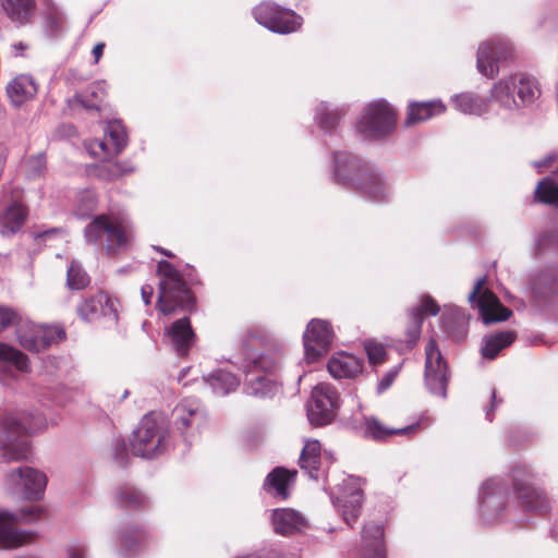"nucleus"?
<instances>
[{
  "mask_svg": "<svg viewBox=\"0 0 558 558\" xmlns=\"http://www.w3.org/2000/svg\"><path fill=\"white\" fill-rule=\"evenodd\" d=\"M39 413L19 416L10 414L0 422V457L5 462H17L28 457L25 436L45 427Z\"/></svg>",
  "mask_w": 558,
  "mask_h": 558,
  "instance_id": "1",
  "label": "nucleus"
},
{
  "mask_svg": "<svg viewBox=\"0 0 558 558\" xmlns=\"http://www.w3.org/2000/svg\"><path fill=\"white\" fill-rule=\"evenodd\" d=\"M542 90L538 81L527 74H512L496 82L490 89V100L508 113L520 111L534 104Z\"/></svg>",
  "mask_w": 558,
  "mask_h": 558,
  "instance_id": "2",
  "label": "nucleus"
},
{
  "mask_svg": "<svg viewBox=\"0 0 558 558\" xmlns=\"http://www.w3.org/2000/svg\"><path fill=\"white\" fill-rule=\"evenodd\" d=\"M171 444V436L166 422L159 414L145 415L133 433L130 444L134 456L154 459L162 454Z\"/></svg>",
  "mask_w": 558,
  "mask_h": 558,
  "instance_id": "3",
  "label": "nucleus"
},
{
  "mask_svg": "<svg viewBox=\"0 0 558 558\" xmlns=\"http://www.w3.org/2000/svg\"><path fill=\"white\" fill-rule=\"evenodd\" d=\"M159 283L158 307L163 315H171L177 308L193 305V298L177 269L167 260L158 263Z\"/></svg>",
  "mask_w": 558,
  "mask_h": 558,
  "instance_id": "4",
  "label": "nucleus"
},
{
  "mask_svg": "<svg viewBox=\"0 0 558 558\" xmlns=\"http://www.w3.org/2000/svg\"><path fill=\"white\" fill-rule=\"evenodd\" d=\"M396 121L393 108L386 100L379 99L364 107L356 130L365 138H381L393 131Z\"/></svg>",
  "mask_w": 558,
  "mask_h": 558,
  "instance_id": "5",
  "label": "nucleus"
},
{
  "mask_svg": "<svg viewBox=\"0 0 558 558\" xmlns=\"http://www.w3.org/2000/svg\"><path fill=\"white\" fill-rule=\"evenodd\" d=\"M85 239L88 243L102 246L108 254H116L126 246L130 234L121 222L100 215L85 228Z\"/></svg>",
  "mask_w": 558,
  "mask_h": 558,
  "instance_id": "6",
  "label": "nucleus"
},
{
  "mask_svg": "<svg viewBox=\"0 0 558 558\" xmlns=\"http://www.w3.org/2000/svg\"><path fill=\"white\" fill-rule=\"evenodd\" d=\"M253 15L258 24L279 34L293 33L302 25L300 15L271 1H264L256 5Z\"/></svg>",
  "mask_w": 558,
  "mask_h": 558,
  "instance_id": "7",
  "label": "nucleus"
},
{
  "mask_svg": "<svg viewBox=\"0 0 558 558\" xmlns=\"http://www.w3.org/2000/svg\"><path fill=\"white\" fill-rule=\"evenodd\" d=\"M339 405L340 399L335 387L326 383L316 385L307 405L310 422L317 426L330 423Z\"/></svg>",
  "mask_w": 558,
  "mask_h": 558,
  "instance_id": "8",
  "label": "nucleus"
},
{
  "mask_svg": "<svg viewBox=\"0 0 558 558\" xmlns=\"http://www.w3.org/2000/svg\"><path fill=\"white\" fill-rule=\"evenodd\" d=\"M172 424L186 442L206 421V411L198 399L184 398L172 410Z\"/></svg>",
  "mask_w": 558,
  "mask_h": 558,
  "instance_id": "9",
  "label": "nucleus"
},
{
  "mask_svg": "<svg viewBox=\"0 0 558 558\" xmlns=\"http://www.w3.org/2000/svg\"><path fill=\"white\" fill-rule=\"evenodd\" d=\"M532 473L524 466L513 470V488L520 504L527 510L547 513L550 501L545 493L532 483Z\"/></svg>",
  "mask_w": 558,
  "mask_h": 558,
  "instance_id": "10",
  "label": "nucleus"
},
{
  "mask_svg": "<svg viewBox=\"0 0 558 558\" xmlns=\"http://www.w3.org/2000/svg\"><path fill=\"white\" fill-rule=\"evenodd\" d=\"M7 485L12 493L20 494L26 499L37 500L44 494L47 477L36 469L17 468L7 474Z\"/></svg>",
  "mask_w": 558,
  "mask_h": 558,
  "instance_id": "11",
  "label": "nucleus"
},
{
  "mask_svg": "<svg viewBox=\"0 0 558 558\" xmlns=\"http://www.w3.org/2000/svg\"><path fill=\"white\" fill-rule=\"evenodd\" d=\"M485 278H481L476 281L469 295V302L476 304L485 325L507 320L512 315V311L505 307L492 291L487 289L483 290Z\"/></svg>",
  "mask_w": 558,
  "mask_h": 558,
  "instance_id": "12",
  "label": "nucleus"
},
{
  "mask_svg": "<svg viewBox=\"0 0 558 558\" xmlns=\"http://www.w3.org/2000/svg\"><path fill=\"white\" fill-rule=\"evenodd\" d=\"M425 384L435 396L447 397L448 371L447 364L437 348L435 340L430 339L425 348Z\"/></svg>",
  "mask_w": 558,
  "mask_h": 558,
  "instance_id": "13",
  "label": "nucleus"
},
{
  "mask_svg": "<svg viewBox=\"0 0 558 558\" xmlns=\"http://www.w3.org/2000/svg\"><path fill=\"white\" fill-rule=\"evenodd\" d=\"M364 494L361 480L350 476L343 482L341 494L335 499L333 504L338 508L343 521L352 526L361 514Z\"/></svg>",
  "mask_w": 558,
  "mask_h": 558,
  "instance_id": "14",
  "label": "nucleus"
},
{
  "mask_svg": "<svg viewBox=\"0 0 558 558\" xmlns=\"http://www.w3.org/2000/svg\"><path fill=\"white\" fill-rule=\"evenodd\" d=\"M333 331L330 324L323 319H312L304 332L305 359L308 363L315 362L325 354L331 343Z\"/></svg>",
  "mask_w": 558,
  "mask_h": 558,
  "instance_id": "15",
  "label": "nucleus"
},
{
  "mask_svg": "<svg viewBox=\"0 0 558 558\" xmlns=\"http://www.w3.org/2000/svg\"><path fill=\"white\" fill-rule=\"evenodd\" d=\"M335 179L345 186L356 187L372 168L347 151L335 153Z\"/></svg>",
  "mask_w": 558,
  "mask_h": 558,
  "instance_id": "16",
  "label": "nucleus"
},
{
  "mask_svg": "<svg viewBox=\"0 0 558 558\" xmlns=\"http://www.w3.org/2000/svg\"><path fill=\"white\" fill-rule=\"evenodd\" d=\"M510 51V45L500 38L482 44L476 59L478 72L486 77H494L499 71L498 62L507 58Z\"/></svg>",
  "mask_w": 558,
  "mask_h": 558,
  "instance_id": "17",
  "label": "nucleus"
},
{
  "mask_svg": "<svg viewBox=\"0 0 558 558\" xmlns=\"http://www.w3.org/2000/svg\"><path fill=\"white\" fill-rule=\"evenodd\" d=\"M77 313L84 320L88 322L98 317H105L111 324L118 322L114 302L104 292L84 299L77 307Z\"/></svg>",
  "mask_w": 558,
  "mask_h": 558,
  "instance_id": "18",
  "label": "nucleus"
},
{
  "mask_svg": "<svg viewBox=\"0 0 558 558\" xmlns=\"http://www.w3.org/2000/svg\"><path fill=\"white\" fill-rule=\"evenodd\" d=\"M505 505V489L497 478L486 481L480 490V506L487 522L495 520Z\"/></svg>",
  "mask_w": 558,
  "mask_h": 558,
  "instance_id": "19",
  "label": "nucleus"
},
{
  "mask_svg": "<svg viewBox=\"0 0 558 558\" xmlns=\"http://www.w3.org/2000/svg\"><path fill=\"white\" fill-rule=\"evenodd\" d=\"M5 92L11 105L20 108L34 99L38 92V85L33 76L20 74L8 83Z\"/></svg>",
  "mask_w": 558,
  "mask_h": 558,
  "instance_id": "20",
  "label": "nucleus"
},
{
  "mask_svg": "<svg viewBox=\"0 0 558 558\" xmlns=\"http://www.w3.org/2000/svg\"><path fill=\"white\" fill-rule=\"evenodd\" d=\"M166 337L179 355L187 354L194 341V332L187 317L175 320L166 331Z\"/></svg>",
  "mask_w": 558,
  "mask_h": 558,
  "instance_id": "21",
  "label": "nucleus"
},
{
  "mask_svg": "<svg viewBox=\"0 0 558 558\" xmlns=\"http://www.w3.org/2000/svg\"><path fill=\"white\" fill-rule=\"evenodd\" d=\"M16 518L8 512L0 511V548L13 549L26 544L32 535L14 527Z\"/></svg>",
  "mask_w": 558,
  "mask_h": 558,
  "instance_id": "22",
  "label": "nucleus"
},
{
  "mask_svg": "<svg viewBox=\"0 0 558 558\" xmlns=\"http://www.w3.org/2000/svg\"><path fill=\"white\" fill-rule=\"evenodd\" d=\"M430 425L432 421L427 417L421 418L418 422L402 428H387L376 417H365V436L375 440H381L391 435H410L418 430L421 424Z\"/></svg>",
  "mask_w": 558,
  "mask_h": 558,
  "instance_id": "23",
  "label": "nucleus"
},
{
  "mask_svg": "<svg viewBox=\"0 0 558 558\" xmlns=\"http://www.w3.org/2000/svg\"><path fill=\"white\" fill-rule=\"evenodd\" d=\"M272 526L280 535H291L306 526V520L293 509H276L272 512Z\"/></svg>",
  "mask_w": 558,
  "mask_h": 558,
  "instance_id": "24",
  "label": "nucleus"
},
{
  "mask_svg": "<svg viewBox=\"0 0 558 558\" xmlns=\"http://www.w3.org/2000/svg\"><path fill=\"white\" fill-rule=\"evenodd\" d=\"M362 546L368 558H385L384 527L378 522H369L362 530Z\"/></svg>",
  "mask_w": 558,
  "mask_h": 558,
  "instance_id": "25",
  "label": "nucleus"
},
{
  "mask_svg": "<svg viewBox=\"0 0 558 558\" xmlns=\"http://www.w3.org/2000/svg\"><path fill=\"white\" fill-rule=\"evenodd\" d=\"M328 371L335 378H353L362 372V361L347 353H339L328 361Z\"/></svg>",
  "mask_w": 558,
  "mask_h": 558,
  "instance_id": "26",
  "label": "nucleus"
},
{
  "mask_svg": "<svg viewBox=\"0 0 558 558\" xmlns=\"http://www.w3.org/2000/svg\"><path fill=\"white\" fill-rule=\"evenodd\" d=\"M423 313L429 315H437L439 313V306L437 303L428 295L424 296L421 300V304L413 308L410 313L411 325L407 330L408 342L412 347L415 344L421 335L422 324H423Z\"/></svg>",
  "mask_w": 558,
  "mask_h": 558,
  "instance_id": "27",
  "label": "nucleus"
},
{
  "mask_svg": "<svg viewBox=\"0 0 558 558\" xmlns=\"http://www.w3.org/2000/svg\"><path fill=\"white\" fill-rule=\"evenodd\" d=\"M105 84L101 82H95L87 87L85 93L76 94L72 98H70L68 100V105L72 109L81 107L85 110L98 111L100 109V105L105 98Z\"/></svg>",
  "mask_w": 558,
  "mask_h": 558,
  "instance_id": "28",
  "label": "nucleus"
},
{
  "mask_svg": "<svg viewBox=\"0 0 558 558\" xmlns=\"http://www.w3.org/2000/svg\"><path fill=\"white\" fill-rule=\"evenodd\" d=\"M446 106L440 100L410 102L405 118V125L410 126L433 117L444 113Z\"/></svg>",
  "mask_w": 558,
  "mask_h": 558,
  "instance_id": "29",
  "label": "nucleus"
},
{
  "mask_svg": "<svg viewBox=\"0 0 558 558\" xmlns=\"http://www.w3.org/2000/svg\"><path fill=\"white\" fill-rule=\"evenodd\" d=\"M27 216V208L19 202H13L0 216L1 233L3 235L16 233L25 223Z\"/></svg>",
  "mask_w": 558,
  "mask_h": 558,
  "instance_id": "30",
  "label": "nucleus"
},
{
  "mask_svg": "<svg viewBox=\"0 0 558 558\" xmlns=\"http://www.w3.org/2000/svg\"><path fill=\"white\" fill-rule=\"evenodd\" d=\"M36 331V329H33ZM37 332L40 335V339L31 340L25 339L22 340V347L32 352H39L53 343H58L65 338V330L61 326H40V329H37Z\"/></svg>",
  "mask_w": 558,
  "mask_h": 558,
  "instance_id": "31",
  "label": "nucleus"
},
{
  "mask_svg": "<svg viewBox=\"0 0 558 558\" xmlns=\"http://www.w3.org/2000/svg\"><path fill=\"white\" fill-rule=\"evenodd\" d=\"M277 391L275 383L265 374L245 371L244 392L253 397H269Z\"/></svg>",
  "mask_w": 558,
  "mask_h": 558,
  "instance_id": "32",
  "label": "nucleus"
},
{
  "mask_svg": "<svg viewBox=\"0 0 558 558\" xmlns=\"http://www.w3.org/2000/svg\"><path fill=\"white\" fill-rule=\"evenodd\" d=\"M488 99L471 92L456 94L451 97L454 108L463 114L481 116L488 110Z\"/></svg>",
  "mask_w": 558,
  "mask_h": 558,
  "instance_id": "33",
  "label": "nucleus"
},
{
  "mask_svg": "<svg viewBox=\"0 0 558 558\" xmlns=\"http://www.w3.org/2000/svg\"><path fill=\"white\" fill-rule=\"evenodd\" d=\"M355 189L374 202H383L387 199L389 194L388 186L381 175L373 169L365 172V178Z\"/></svg>",
  "mask_w": 558,
  "mask_h": 558,
  "instance_id": "34",
  "label": "nucleus"
},
{
  "mask_svg": "<svg viewBox=\"0 0 558 558\" xmlns=\"http://www.w3.org/2000/svg\"><path fill=\"white\" fill-rule=\"evenodd\" d=\"M296 471H289L284 468L274 469L266 477L264 488L268 493H275L277 496L286 499L289 496L288 486L293 482Z\"/></svg>",
  "mask_w": 558,
  "mask_h": 558,
  "instance_id": "35",
  "label": "nucleus"
},
{
  "mask_svg": "<svg viewBox=\"0 0 558 558\" xmlns=\"http://www.w3.org/2000/svg\"><path fill=\"white\" fill-rule=\"evenodd\" d=\"M204 379L217 396H226L234 391L240 384L239 379L232 373L222 369L213 372Z\"/></svg>",
  "mask_w": 558,
  "mask_h": 558,
  "instance_id": "36",
  "label": "nucleus"
},
{
  "mask_svg": "<svg viewBox=\"0 0 558 558\" xmlns=\"http://www.w3.org/2000/svg\"><path fill=\"white\" fill-rule=\"evenodd\" d=\"M515 339L513 331H500L495 335L485 336L483 339L482 355L486 359H495L499 351L510 345Z\"/></svg>",
  "mask_w": 558,
  "mask_h": 558,
  "instance_id": "37",
  "label": "nucleus"
},
{
  "mask_svg": "<svg viewBox=\"0 0 558 558\" xmlns=\"http://www.w3.org/2000/svg\"><path fill=\"white\" fill-rule=\"evenodd\" d=\"M344 114L343 107L330 108L328 104L322 102L316 108L315 121L323 131L331 132Z\"/></svg>",
  "mask_w": 558,
  "mask_h": 558,
  "instance_id": "38",
  "label": "nucleus"
},
{
  "mask_svg": "<svg viewBox=\"0 0 558 558\" xmlns=\"http://www.w3.org/2000/svg\"><path fill=\"white\" fill-rule=\"evenodd\" d=\"M7 15L14 22L24 24L28 22L34 8V0H2Z\"/></svg>",
  "mask_w": 558,
  "mask_h": 558,
  "instance_id": "39",
  "label": "nucleus"
},
{
  "mask_svg": "<svg viewBox=\"0 0 558 558\" xmlns=\"http://www.w3.org/2000/svg\"><path fill=\"white\" fill-rule=\"evenodd\" d=\"M105 135L112 157L119 155L126 146V131L120 121L109 122L105 129Z\"/></svg>",
  "mask_w": 558,
  "mask_h": 558,
  "instance_id": "40",
  "label": "nucleus"
},
{
  "mask_svg": "<svg viewBox=\"0 0 558 558\" xmlns=\"http://www.w3.org/2000/svg\"><path fill=\"white\" fill-rule=\"evenodd\" d=\"M535 198L558 208V184L550 178L542 180L535 189Z\"/></svg>",
  "mask_w": 558,
  "mask_h": 558,
  "instance_id": "41",
  "label": "nucleus"
},
{
  "mask_svg": "<svg viewBox=\"0 0 558 558\" xmlns=\"http://www.w3.org/2000/svg\"><path fill=\"white\" fill-rule=\"evenodd\" d=\"M146 496L133 486H122L116 493V501L123 507H140L146 502Z\"/></svg>",
  "mask_w": 558,
  "mask_h": 558,
  "instance_id": "42",
  "label": "nucleus"
},
{
  "mask_svg": "<svg viewBox=\"0 0 558 558\" xmlns=\"http://www.w3.org/2000/svg\"><path fill=\"white\" fill-rule=\"evenodd\" d=\"M0 360L13 363L17 369L23 372H26L28 368L27 356L2 342H0Z\"/></svg>",
  "mask_w": 558,
  "mask_h": 558,
  "instance_id": "43",
  "label": "nucleus"
},
{
  "mask_svg": "<svg viewBox=\"0 0 558 558\" xmlns=\"http://www.w3.org/2000/svg\"><path fill=\"white\" fill-rule=\"evenodd\" d=\"M89 282V278L87 274L82 269V267L72 262L68 268L66 274V284L72 290H80L85 288Z\"/></svg>",
  "mask_w": 558,
  "mask_h": 558,
  "instance_id": "44",
  "label": "nucleus"
},
{
  "mask_svg": "<svg viewBox=\"0 0 558 558\" xmlns=\"http://www.w3.org/2000/svg\"><path fill=\"white\" fill-rule=\"evenodd\" d=\"M279 366V359L275 355L262 353L253 359L252 365L247 369H253L260 374H270Z\"/></svg>",
  "mask_w": 558,
  "mask_h": 558,
  "instance_id": "45",
  "label": "nucleus"
},
{
  "mask_svg": "<svg viewBox=\"0 0 558 558\" xmlns=\"http://www.w3.org/2000/svg\"><path fill=\"white\" fill-rule=\"evenodd\" d=\"M84 146H85L86 150L88 151V154L95 159L106 160V159L112 157L110 149H109V145L104 140L102 141L92 140V141L85 142Z\"/></svg>",
  "mask_w": 558,
  "mask_h": 558,
  "instance_id": "46",
  "label": "nucleus"
},
{
  "mask_svg": "<svg viewBox=\"0 0 558 558\" xmlns=\"http://www.w3.org/2000/svg\"><path fill=\"white\" fill-rule=\"evenodd\" d=\"M322 447L318 440L308 439L305 441V445L302 449L299 463H303V465L307 466V460L310 459H320Z\"/></svg>",
  "mask_w": 558,
  "mask_h": 558,
  "instance_id": "47",
  "label": "nucleus"
},
{
  "mask_svg": "<svg viewBox=\"0 0 558 558\" xmlns=\"http://www.w3.org/2000/svg\"><path fill=\"white\" fill-rule=\"evenodd\" d=\"M21 322V317L16 311L0 305V332L12 325H20Z\"/></svg>",
  "mask_w": 558,
  "mask_h": 558,
  "instance_id": "48",
  "label": "nucleus"
},
{
  "mask_svg": "<svg viewBox=\"0 0 558 558\" xmlns=\"http://www.w3.org/2000/svg\"><path fill=\"white\" fill-rule=\"evenodd\" d=\"M33 329H40V326H37L31 322H21L19 327H17V339H19V342L20 344L22 345V340H24L23 338L25 339H31V340H36V339H40V335L39 332L34 331Z\"/></svg>",
  "mask_w": 558,
  "mask_h": 558,
  "instance_id": "49",
  "label": "nucleus"
},
{
  "mask_svg": "<svg viewBox=\"0 0 558 558\" xmlns=\"http://www.w3.org/2000/svg\"><path fill=\"white\" fill-rule=\"evenodd\" d=\"M128 172H129V170L125 169L121 163L112 162V163L102 166L100 169L99 175L101 178H104L105 180H114Z\"/></svg>",
  "mask_w": 558,
  "mask_h": 558,
  "instance_id": "50",
  "label": "nucleus"
},
{
  "mask_svg": "<svg viewBox=\"0 0 558 558\" xmlns=\"http://www.w3.org/2000/svg\"><path fill=\"white\" fill-rule=\"evenodd\" d=\"M365 351L372 364H378L383 362L386 354L384 345L372 341L365 343Z\"/></svg>",
  "mask_w": 558,
  "mask_h": 558,
  "instance_id": "51",
  "label": "nucleus"
},
{
  "mask_svg": "<svg viewBox=\"0 0 558 558\" xmlns=\"http://www.w3.org/2000/svg\"><path fill=\"white\" fill-rule=\"evenodd\" d=\"M33 235H34V239L38 243H40V242L46 243L47 241H49L52 238L64 239L65 231L62 228H51V229H47L41 232H34Z\"/></svg>",
  "mask_w": 558,
  "mask_h": 558,
  "instance_id": "52",
  "label": "nucleus"
},
{
  "mask_svg": "<svg viewBox=\"0 0 558 558\" xmlns=\"http://www.w3.org/2000/svg\"><path fill=\"white\" fill-rule=\"evenodd\" d=\"M300 464V468L307 473V475L313 478V480H317L318 478V471H319V468H320V459H310L307 460V466L306 465H303V463H299Z\"/></svg>",
  "mask_w": 558,
  "mask_h": 558,
  "instance_id": "53",
  "label": "nucleus"
},
{
  "mask_svg": "<svg viewBox=\"0 0 558 558\" xmlns=\"http://www.w3.org/2000/svg\"><path fill=\"white\" fill-rule=\"evenodd\" d=\"M557 163V170L555 171L558 174V154H549L544 159L535 161L533 166L542 170L543 168H549Z\"/></svg>",
  "mask_w": 558,
  "mask_h": 558,
  "instance_id": "54",
  "label": "nucleus"
},
{
  "mask_svg": "<svg viewBox=\"0 0 558 558\" xmlns=\"http://www.w3.org/2000/svg\"><path fill=\"white\" fill-rule=\"evenodd\" d=\"M399 372V367H395L393 369H391L390 372H388L378 383V391L379 392H383L385 391L386 389H388L392 381L395 380L397 374Z\"/></svg>",
  "mask_w": 558,
  "mask_h": 558,
  "instance_id": "55",
  "label": "nucleus"
},
{
  "mask_svg": "<svg viewBox=\"0 0 558 558\" xmlns=\"http://www.w3.org/2000/svg\"><path fill=\"white\" fill-rule=\"evenodd\" d=\"M85 548L80 544H73L68 547V558H85Z\"/></svg>",
  "mask_w": 558,
  "mask_h": 558,
  "instance_id": "56",
  "label": "nucleus"
},
{
  "mask_svg": "<svg viewBox=\"0 0 558 558\" xmlns=\"http://www.w3.org/2000/svg\"><path fill=\"white\" fill-rule=\"evenodd\" d=\"M33 175H39L45 167V160L41 156H36L29 160Z\"/></svg>",
  "mask_w": 558,
  "mask_h": 558,
  "instance_id": "57",
  "label": "nucleus"
},
{
  "mask_svg": "<svg viewBox=\"0 0 558 558\" xmlns=\"http://www.w3.org/2000/svg\"><path fill=\"white\" fill-rule=\"evenodd\" d=\"M153 293H154V289H153L151 286L145 284V286L142 287L141 294H142L143 302L146 305L150 304V300H151Z\"/></svg>",
  "mask_w": 558,
  "mask_h": 558,
  "instance_id": "58",
  "label": "nucleus"
},
{
  "mask_svg": "<svg viewBox=\"0 0 558 558\" xmlns=\"http://www.w3.org/2000/svg\"><path fill=\"white\" fill-rule=\"evenodd\" d=\"M104 48H105V44H102V43L97 44L93 48L92 52H93V56L95 58V63H97L99 61V59L101 58L102 52H104Z\"/></svg>",
  "mask_w": 558,
  "mask_h": 558,
  "instance_id": "59",
  "label": "nucleus"
},
{
  "mask_svg": "<svg viewBox=\"0 0 558 558\" xmlns=\"http://www.w3.org/2000/svg\"><path fill=\"white\" fill-rule=\"evenodd\" d=\"M125 449V442L123 440H118L116 444V457L122 460Z\"/></svg>",
  "mask_w": 558,
  "mask_h": 558,
  "instance_id": "60",
  "label": "nucleus"
},
{
  "mask_svg": "<svg viewBox=\"0 0 558 558\" xmlns=\"http://www.w3.org/2000/svg\"><path fill=\"white\" fill-rule=\"evenodd\" d=\"M14 49L15 56H22V51L26 49V45L23 43H17L12 46Z\"/></svg>",
  "mask_w": 558,
  "mask_h": 558,
  "instance_id": "61",
  "label": "nucleus"
},
{
  "mask_svg": "<svg viewBox=\"0 0 558 558\" xmlns=\"http://www.w3.org/2000/svg\"><path fill=\"white\" fill-rule=\"evenodd\" d=\"M550 535L556 542H558V522L553 525Z\"/></svg>",
  "mask_w": 558,
  "mask_h": 558,
  "instance_id": "62",
  "label": "nucleus"
},
{
  "mask_svg": "<svg viewBox=\"0 0 558 558\" xmlns=\"http://www.w3.org/2000/svg\"><path fill=\"white\" fill-rule=\"evenodd\" d=\"M26 513H27V514H31V515H33V517H35V518H38V517H39V513H40V510H39V508H37V507H31V508L27 510V512H26Z\"/></svg>",
  "mask_w": 558,
  "mask_h": 558,
  "instance_id": "63",
  "label": "nucleus"
},
{
  "mask_svg": "<svg viewBox=\"0 0 558 558\" xmlns=\"http://www.w3.org/2000/svg\"><path fill=\"white\" fill-rule=\"evenodd\" d=\"M189 372V368H183L181 369L180 374H179V377H178V380L181 381L183 379V377H185V375L187 374Z\"/></svg>",
  "mask_w": 558,
  "mask_h": 558,
  "instance_id": "64",
  "label": "nucleus"
}]
</instances>
